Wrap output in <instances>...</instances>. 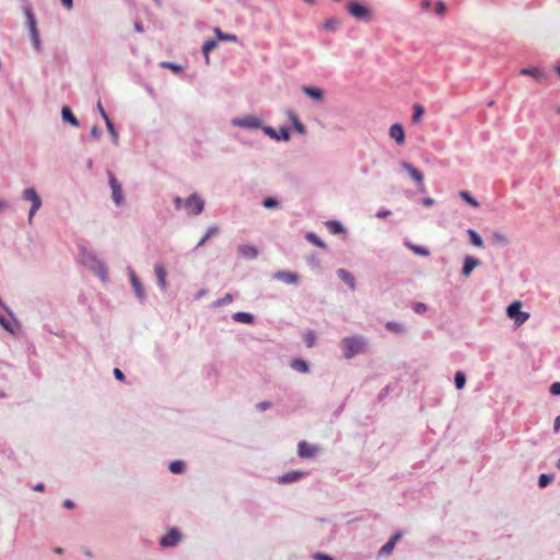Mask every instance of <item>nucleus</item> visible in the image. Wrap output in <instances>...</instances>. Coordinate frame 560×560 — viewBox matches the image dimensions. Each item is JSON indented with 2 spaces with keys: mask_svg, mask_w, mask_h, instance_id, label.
Listing matches in <instances>:
<instances>
[{
  "mask_svg": "<svg viewBox=\"0 0 560 560\" xmlns=\"http://www.w3.org/2000/svg\"><path fill=\"white\" fill-rule=\"evenodd\" d=\"M340 345L347 359L363 353L366 349V340L361 336L346 337L341 340Z\"/></svg>",
  "mask_w": 560,
  "mask_h": 560,
  "instance_id": "nucleus-1",
  "label": "nucleus"
},
{
  "mask_svg": "<svg viewBox=\"0 0 560 560\" xmlns=\"http://www.w3.org/2000/svg\"><path fill=\"white\" fill-rule=\"evenodd\" d=\"M347 10L353 18L360 21L369 22L373 18L372 10L358 2H350L347 5Z\"/></svg>",
  "mask_w": 560,
  "mask_h": 560,
  "instance_id": "nucleus-2",
  "label": "nucleus"
},
{
  "mask_svg": "<svg viewBox=\"0 0 560 560\" xmlns=\"http://www.w3.org/2000/svg\"><path fill=\"white\" fill-rule=\"evenodd\" d=\"M203 208H205L203 199L196 194L190 195L185 200V203H184V209L188 215H198L203 211Z\"/></svg>",
  "mask_w": 560,
  "mask_h": 560,
  "instance_id": "nucleus-3",
  "label": "nucleus"
},
{
  "mask_svg": "<svg viewBox=\"0 0 560 560\" xmlns=\"http://www.w3.org/2000/svg\"><path fill=\"white\" fill-rule=\"evenodd\" d=\"M522 303L520 301H515L508 306L506 313L510 318L515 320L516 326H521L528 318L529 314L526 312H521Z\"/></svg>",
  "mask_w": 560,
  "mask_h": 560,
  "instance_id": "nucleus-4",
  "label": "nucleus"
},
{
  "mask_svg": "<svg viewBox=\"0 0 560 560\" xmlns=\"http://www.w3.org/2000/svg\"><path fill=\"white\" fill-rule=\"evenodd\" d=\"M25 14H26L28 30H30V33H31L32 44H33V46H34V48L36 50H39V48H40V39H39V32H38V30L36 27L35 16H34V14H33L31 9H26L25 10Z\"/></svg>",
  "mask_w": 560,
  "mask_h": 560,
  "instance_id": "nucleus-5",
  "label": "nucleus"
},
{
  "mask_svg": "<svg viewBox=\"0 0 560 560\" xmlns=\"http://www.w3.org/2000/svg\"><path fill=\"white\" fill-rule=\"evenodd\" d=\"M23 198L27 201H31L32 202V208L30 210V214H28V221L31 222L35 212L40 208L42 206V199L40 197L38 196V194L36 192V190L34 188H26L24 191H23Z\"/></svg>",
  "mask_w": 560,
  "mask_h": 560,
  "instance_id": "nucleus-6",
  "label": "nucleus"
},
{
  "mask_svg": "<svg viewBox=\"0 0 560 560\" xmlns=\"http://www.w3.org/2000/svg\"><path fill=\"white\" fill-rule=\"evenodd\" d=\"M108 179H109V186L112 188L113 200L117 206H120L124 201L121 186L112 172H108Z\"/></svg>",
  "mask_w": 560,
  "mask_h": 560,
  "instance_id": "nucleus-7",
  "label": "nucleus"
},
{
  "mask_svg": "<svg viewBox=\"0 0 560 560\" xmlns=\"http://www.w3.org/2000/svg\"><path fill=\"white\" fill-rule=\"evenodd\" d=\"M400 165L404 170L407 171L409 176L420 186V189L423 190V187H424L423 174L408 162H401Z\"/></svg>",
  "mask_w": 560,
  "mask_h": 560,
  "instance_id": "nucleus-8",
  "label": "nucleus"
},
{
  "mask_svg": "<svg viewBox=\"0 0 560 560\" xmlns=\"http://www.w3.org/2000/svg\"><path fill=\"white\" fill-rule=\"evenodd\" d=\"M180 538V533L176 528H171L167 534L160 539V545L162 547H172L175 546Z\"/></svg>",
  "mask_w": 560,
  "mask_h": 560,
  "instance_id": "nucleus-9",
  "label": "nucleus"
},
{
  "mask_svg": "<svg viewBox=\"0 0 560 560\" xmlns=\"http://www.w3.org/2000/svg\"><path fill=\"white\" fill-rule=\"evenodd\" d=\"M318 447L316 445H312L306 441H301L298 445V454L303 458H312L317 453Z\"/></svg>",
  "mask_w": 560,
  "mask_h": 560,
  "instance_id": "nucleus-10",
  "label": "nucleus"
},
{
  "mask_svg": "<svg viewBox=\"0 0 560 560\" xmlns=\"http://www.w3.org/2000/svg\"><path fill=\"white\" fill-rule=\"evenodd\" d=\"M261 121L259 118L255 116H245L243 118H236L233 120L234 126L244 127V128H258Z\"/></svg>",
  "mask_w": 560,
  "mask_h": 560,
  "instance_id": "nucleus-11",
  "label": "nucleus"
},
{
  "mask_svg": "<svg viewBox=\"0 0 560 560\" xmlns=\"http://www.w3.org/2000/svg\"><path fill=\"white\" fill-rule=\"evenodd\" d=\"M389 137L401 145L405 142V131L400 124H394L389 129Z\"/></svg>",
  "mask_w": 560,
  "mask_h": 560,
  "instance_id": "nucleus-12",
  "label": "nucleus"
},
{
  "mask_svg": "<svg viewBox=\"0 0 560 560\" xmlns=\"http://www.w3.org/2000/svg\"><path fill=\"white\" fill-rule=\"evenodd\" d=\"M480 265V261L471 256H467L464 260V266L462 269V273L464 277H469L472 270Z\"/></svg>",
  "mask_w": 560,
  "mask_h": 560,
  "instance_id": "nucleus-13",
  "label": "nucleus"
},
{
  "mask_svg": "<svg viewBox=\"0 0 560 560\" xmlns=\"http://www.w3.org/2000/svg\"><path fill=\"white\" fill-rule=\"evenodd\" d=\"M275 278L289 284H294L299 280L298 275L284 270L277 271Z\"/></svg>",
  "mask_w": 560,
  "mask_h": 560,
  "instance_id": "nucleus-14",
  "label": "nucleus"
},
{
  "mask_svg": "<svg viewBox=\"0 0 560 560\" xmlns=\"http://www.w3.org/2000/svg\"><path fill=\"white\" fill-rule=\"evenodd\" d=\"M129 275H130V281H131L132 288H133L137 296L142 300L144 298V290L142 288L140 280L137 278L133 270H130Z\"/></svg>",
  "mask_w": 560,
  "mask_h": 560,
  "instance_id": "nucleus-15",
  "label": "nucleus"
},
{
  "mask_svg": "<svg viewBox=\"0 0 560 560\" xmlns=\"http://www.w3.org/2000/svg\"><path fill=\"white\" fill-rule=\"evenodd\" d=\"M154 272L158 279V284L162 290L166 288V270L161 265H155Z\"/></svg>",
  "mask_w": 560,
  "mask_h": 560,
  "instance_id": "nucleus-16",
  "label": "nucleus"
},
{
  "mask_svg": "<svg viewBox=\"0 0 560 560\" xmlns=\"http://www.w3.org/2000/svg\"><path fill=\"white\" fill-rule=\"evenodd\" d=\"M401 537V534L400 533H397L395 534L390 539L389 541H387L380 550V553L381 555H388L390 553L394 548H395V545L396 542L400 539Z\"/></svg>",
  "mask_w": 560,
  "mask_h": 560,
  "instance_id": "nucleus-17",
  "label": "nucleus"
},
{
  "mask_svg": "<svg viewBox=\"0 0 560 560\" xmlns=\"http://www.w3.org/2000/svg\"><path fill=\"white\" fill-rule=\"evenodd\" d=\"M238 253L248 259H253L258 255L257 248L252 245H241L238 247Z\"/></svg>",
  "mask_w": 560,
  "mask_h": 560,
  "instance_id": "nucleus-18",
  "label": "nucleus"
},
{
  "mask_svg": "<svg viewBox=\"0 0 560 560\" xmlns=\"http://www.w3.org/2000/svg\"><path fill=\"white\" fill-rule=\"evenodd\" d=\"M338 273V277L345 282L347 283L351 290H354L355 289V281H354V278L353 276L347 271L346 269H339L337 271Z\"/></svg>",
  "mask_w": 560,
  "mask_h": 560,
  "instance_id": "nucleus-19",
  "label": "nucleus"
},
{
  "mask_svg": "<svg viewBox=\"0 0 560 560\" xmlns=\"http://www.w3.org/2000/svg\"><path fill=\"white\" fill-rule=\"evenodd\" d=\"M218 46V42L215 39H208L205 42L202 46V52L205 55L206 63L209 65L210 62V52L215 49Z\"/></svg>",
  "mask_w": 560,
  "mask_h": 560,
  "instance_id": "nucleus-20",
  "label": "nucleus"
},
{
  "mask_svg": "<svg viewBox=\"0 0 560 560\" xmlns=\"http://www.w3.org/2000/svg\"><path fill=\"white\" fill-rule=\"evenodd\" d=\"M303 475L304 474L301 471H290V472L279 477L278 482L279 483H290V482L296 481Z\"/></svg>",
  "mask_w": 560,
  "mask_h": 560,
  "instance_id": "nucleus-21",
  "label": "nucleus"
},
{
  "mask_svg": "<svg viewBox=\"0 0 560 560\" xmlns=\"http://www.w3.org/2000/svg\"><path fill=\"white\" fill-rule=\"evenodd\" d=\"M62 119L70 122L72 126H79V121L68 106H63L61 110Z\"/></svg>",
  "mask_w": 560,
  "mask_h": 560,
  "instance_id": "nucleus-22",
  "label": "nucleus"
},
{
  "mask_svg": "<svg viewBox=\"0 0 560 560\" xmlns=\"http://www.w3.org/2000/svg\"><path fill=\"white\" fill-rule=\"evenodd\" d=\"M290 366L300 373L308 372V364L304 360L293 359L290 363Z\"/></svg>",
  "mask_w": 560,
  "mask_h": 560,
  "instance_id": "nucleus-23",
  "label": "nucleus"
},
{
  "mask_svg": "<svg viewBox=\"0 0 560 560\" xmlns=\"http://www.w3.org/2000/svg\"><path fill=\"white\" fill-rule=\"evenodd\" d=\"M303 92L310 96L311 98L313 100H316V101H322L323 100V91L320 89H317V88H311V86H305L303 89Z\"/></svg>",
  "mask_w": 560,
  "mask_h": 560,
  "instance_id": "nucleus-24",
  "label": "nucleus"
},
{
  "mask_svg": "<svg viewBox=\"0 0 560 560\" xmlns=\"http://www.w3.org/2000/svg\"><path fill=\"white\" fill-rule=\"evenodd\" d=\"M217 38L219 40H224V42H233V43H236L237 42V36L234 35V34H228V33H223L219 27H215L213 30Z\"/></svg>",
  "mask_w": 560,
  "mask_h": 560,
  "instance_id": "nucleus-25",
  "label": "nucleus"
},
{
  "mask_svg": "<svg viewBox=\"0 0 560 560\" xmlns=\"http://www.w3.org/2000/svg\"><path fill=\"white\" fill-rule=\"evenodd\" d=\"M289 118H290L294 129L299 133H301V135L305 133V131H306L305 126L299 120L298 116L293 112L289 113Z\"/></svg>",
  "mask_w": 560,
  "mask_h": 560,
  "instance_id": "nucleus-26",
  "label": "nucleus"
},
{
  "mask_svg": "<svg viewBox=\"0 0 560 560\" xmlns=\"http://www.w3.org/2000/svg\"><path fill=\"white\" fill-rule=\"evenodd\" d=\"M234 319L244 324H252L254 322V317L249 313L238 312L234 314Z\"/></svg>",
  "mask_w": 560,
  "mask_h": 560,
  "instance_id": "nucleus-27",
  "label": "nucleus"
},
{
  "mask_svg": "<svg viewBox=\"0 0 560 560\" xmlns=\"http://www.w3.org/2000/svg\"><path fill=\"white\" fill-rule=\"evenodd\" d=\"M467 234L472 245H475L476 247H482L483 241L475 230L469 229L467 231Z\"/></svg>",
  "mask_w": 560,
  "mask_h": 560,
  "instance_id": "nucleus-28",
  "label": "nucleus"
},
{
  "mask_svg": "<svg viewBox=\"0 0 560 560\" xmlns=\"http://www.w3.org/2000/svg\"><path fill=\"white\" fill-rule=\"evenodd\" d=\"M218 233H219V228L218 226H210L207 230V232L203 235V237L197 244V247H201L210 237H212L213 235H215Z\"/></svg>",
  "mask_w": 560,
  "mask_h": 560,
  "instance_id": "nucleus-29",
  "label": "nucleus"
},
{
  "mask_svg": "<svg viewBox=\"0 0 560 560\" xmlns=\"http://www.w3.org/2000/svg\"><path fill=\"white\" fill-rule=\"evenodd\" d=\"M412 109H413L412 121L419 122L424 114V108L422 107V105L416 103V104H413Z\"/></svg>",
  "mask_w": 560,
  "mask_h": 560,
  "instance_id": "nucleus-30",
  "label": "nucleus"
},
{
  "mask_svg": "<svg viewBox=\"0 0 560 560\" xmlns=\"http://www.w3.org/2000/svg\"><path fill=\"white\" fill-rule=\"evenodd\" d=\"M326 225H327L329 232L332 234H339V233L343 232V228H342L341 223L338 221H328L326 223Z\"/></svg>",
  "mask_w": 560,
  "mask_h": 560,
  "instance_id": "nucleus-31",
  "label": "nucleus"
},
{
  "mask_svg": "<svg viewBox=\"0 0 560 560\" xmlns=\"http://www.w3.org/2000/svg\"><path fill=\"white\" fill-rule=\"evenodd\" d=\"M407 247L409 249H411L415 254L420 255V256H429V254H430L429 249L425 247H422V246L412 245L410 243H407Z\"/></svg>",
  "mask_w": 560,
  "mask_h": 560,
  "instance_id": "nucleus-32",
  "label": "nucleus"
},
{
  "mask_svg": "<svg viewBox=\"0 0 560 560\" xmlns=\"http://www.w3.org/2000/svg\"><path fill=\"white\" fill-rule=\"evenodd\" d=\"M185 469V464L182 460H175L170 464V470L173 474H182Z\"/></svg>",
  "mask_w": 560,
  "mask_h": 560,
  "instance_id": "nucleus-33",
  "label": "nucleus"
},
{
  "mask_svg": "<svg viewBox=\"0 0 560 560\" xmlns=\"http://www.w3.org/2000/svg\"><path fill=\"white\" fill-rule=\"evenodd\" d=\"M521 74L530 75L536 79H539L541 77V72L537 68H523L521 70Z\"/></svg>",
  "mask_w": 560,
  "mask_h": 560,
  "instance_id": "nucleus-34",
  "label": "nucleus"
},
{
  "mask_svg": "<svg viewBox=\"0 0 560 560\" xmlns=\"http://www.w3.org/2000/svg\"><path fill=\"white\" fill-rule=\"evenodd\" d=\"M459 196L462 199H464L466 202H468L472 207L479 206L478 201L472 196H470V194L468 191L463 190L459 192Z\"/></svg>",
  "mask_w": 560,
  "mask_h": 560,
  "instance_id": "nucleus-35",
  "label": "nucleus"
},
{
  "mask_svg": "<svg viewBox=\"0 0 560 560\" xmlns=\"http://www.w3.org/2000/svg\"><path fill=\"white\" fill-rule=\"evenodd\" d=\"M466 383V376L463 372H456L455 374V386L458 389H462L465 386Z\"/></svg>",
  "mask_w": 560,
  "mask_h": 560,
  "instance_id": "nucleus-36",
  "label": "nucleus"
},
{
  "mask_svg": "<svg viewBox=\"0 0 560 560\" xmlns=\"http://www.w3.org/2000/svg\"><path fill=\"white\" fill-rule=\"evenodd\" d=\"M306 238H307V241H310L317 247H320V248L325 247V243L320 238H318L314 233H307Z\"/></svg>",
  "mask_w": 560,
  "mask_h": 560,
  "instance_id": "nucleus-37",
  "label": "nucleus"
},
{
  "mask_svg": "<svg viewBox=\"0 0 560 560\" xmlns=\"http://www.w3.org/2000/svg\"><path fill=\"white\" fill-rule=\"evenodd\" d=\"M303 339H304L305 345L308 348H312L315 345L316 337H315V334L313 331H307L304 335Z\"/></svg>",
  "mask_w": 560,
  "mask_h": 560,
  "instance_id": "nucleus-38",
  "label": "nucleus"
},
{
  "mask_svg": "<svg viewBox=\"0 0 560 560\" xmlns=\"http://www.w3.org/2000/svg\"><path fill=\"white\" fill-rule=\"evenodd\" d=\"M386 328L393 332H402L405 329L401 324L395 323V322H388L386 324Z\"/></svg>",
  "mask_w": 560,
  "mask_h": 560,
  "instance_id": "nucleus-39",
  "label": "nucleus"
},
{
  "mask_svg": "<svg viewBox=\"0 0 560 560\" xmlns=\"http://www.w3.org/2000/svg\"><path fill=\"white\" fill-rule=\"evenodd\" d=\"M552 481V476L542 474L539 476L538 485L540 488L547 487Z\"/></svg>",
  "mask_w": 560,
  "mask_h": 560,
  "instance_id": "nucleus-40",
  "label": "nucleus"
},
{
  "mask_svg": "<svg viewBox=\"0 0 560 560\" xmlns=\"http://www.w3.org/2000/svg\"><path fill=\"white\" fill-rule=\"evenodd\" d=\"M105 122H106V127H107L108 132L114 138V141L117 142L118 133H117V131H116V129L114 127V124L112 122V120L109 118L105 119Z\"/></svg>",
  "mask_w": 560,
  "mask_h": 560,
  "instance_id": "nucleus-41",
  "label": "nucleus"
},
{
  "mask_svg": "<svg viewBox=\"0 0 560 560\" xmlns=\"http://www.w3.org/2000/svg\"><path fill=\"white\" fill-rule=\"evenodd\" d=\"M435 12L439 14V15H444L445 12H446V5L445 3L440 0L435 3Z\"/></svg>",
  "mask_w": 560,
  "mask_h": 560,
  "instance_id": "nucleus-42",
  "label": "nucleus"
},
{
  "mask_svg": "<svg viewBox=\"0 0 560 560\" xmlns=\"http://www.w3.org/2000/svg\"><path fill=\"white\" fill-rule=\"evenodd\" d=\"M277 140H289L290 139V132L287 128H280L279 135L276 136Z\"/></svg>",
  "mask_w": 560,
  "mask_h": 560,
  "instance_id": "nucleus-43",
  "label": "nucleus"
},
{
  "mask_svg": "<svg viewBox=\"0 0 560 560\" xmlns=\"http://www.w3.org/2000/svg\"><path fill=\"white\" fill-rule=\"evenodd\" d=\"M266 208H275L278 206V201L273 198H266L262 202Z\"/></svg>",
  "mask_w": 560,
  "mask_h": 560,
  "instance_id": "nucleus-44",
  "label": "nucleus"
},
{
  "mask_svg": "<svg viewBox=\"0 0 560 560\" xmlns=\"http://www.w3.org/2000/svg\"><path fill=\"white\" fill-rule=\"evenodd\" d=\"M492 238L498 243V244H505L508 242L506 237L503 235V234H500V233H494L492 235Z\"/></svg>",
  "mask_w": 560,
  "mask_h": 560,
  "instance_id": "nucleus-45",
  "label": "nucleus"
},
{
  "mask_svg": "<svg viewBox=\"0 0 560 560\" xmlns=\"http://www.w3.org/2000/svg\"><path fill=\"white\" fill-rule=\"evenodd\" d=\"M162 66L164 68H168L171 69L172 71L174 72H179L182 70V67L178 66V65H175V63H171V62H163Z\"/></svg>",
  "mask_w": 560,
  "mask_h": 560,
  "instance_id": "nucleus-46",
  "label": "nucleus"
},
{
  "mask_svg": "<svg viewBox=\"0 0 560 560\" xmlns=\"http://www.w3.org/2000/svg\"><path fill=\"white\" fill-rule=\"evenodd\" d=\"M413 310L415 312L419 313V314H422L427 311V305L423 304V303H417L415 306H413Z\"/></svg>",
  "mask_w": 560,
  "mask_h": 560,
  "instance_id": "nucleus-47",
  "label": "nucleus"
},
{
  "mask_svg": "<svg viewBox=\"0 0 560 560\" xmlns=\"http://www.w3.org/2000/svg\"><path fill=\"white\" fill-rule=\"evenodd\" d=\"M550 393L552 395H560V383L557 382V383H553L551 386H550Z\"/></svg>",
  "mask_w": 560,
  "mask_h": 560,
  "instance_id": "nucleus-48",
  "label": "nucleus"
},
{
  "mask_svg": "<svg viewBox=\"0 0 560 560\" xmlns=\"http://www.w3.org/2000/svg\"><path fill=\"white\" fill-rule=\"evenodd\" d=\"M174 203H175V208L177 210H179V209L184 208L185 200H183L180 197H175Z\"/></svg>",
  "mask_w": 560,
  "mask_h": 560,
  "instance_id": "nucleus-49",
  "label": "nucleus"
},
{
  "mask_svg": "<svg viewBox=\"0 0 560 560\" xmlns=\"http://www.w3.org/2000/svg\"><path fill=\"white\" fill-rule=\"evenodd\" d=\"M431 5H432V1H431V0H422V1L420 2V7H421V9H422L423 11L429 10V9L431 8Z\"/></svg>",
  "mask_w": 560,
  "mask_h": 560,
  "instance_id": "nucleus-50",
  "label": "nucleus"
},
{
  "mask_svg": "<svg viewBox=\"0 0 560 560\" xmlns=\"http://www.w3.org/2000/svg\"><path fill=\"white\" fill-rule=\"evenodd\" d=\"M314 558H315L316 560H334V559H332L331 557H329L328 555L320 553V552L316 553V555L314 556Z\"/></svg>",
  "mask_w": 560,
  "mask_h": 560,
  "instance_id": "nucleus-51",
  "label": "nucleus"
},
{
  "mask_svg": "<svg viewBox=\"0 0 560 560\" xmlns=\"http://www.w3.org/2000/svg\"><path fill=\"white\" fill-rule=\"evenodd\" d=\"M114 375H115V377L118 381H124L125 380L124 373L119 369H117V368L114 370Z\"/></svg>",
  "mask_w": 560,
  "mask_h": 560,
  "instance_id": "nucleus-52",
  "label": "nucleus"
},
{
  "mask_svg": "<svg viewBox=\"0 0 560 560\" xmlns=\"http://www.w3.org/2000/svg\"><path fill=\"white\" fill-rule=\"evenodd\" d=\"M97 108H98L100 114L104 118V120L109 118L108 115L106 114L105 109L103 108L101 102L97 103Z\"/></svg>",
  "mask_w": 560,
  "mask_h": 560,
  "instance_id": "nucleus-53",
  "label": "nucleus"
},
{
  "mask_svg": "<svg viewBox=\"0 0 560 560\" xmlns=\"http://www.w3.org/2000/svg\"><path fill=\"white\" fill-rule=\"evenodd\" d=\"M270 407V402L269 401H264V402H260L257 405V408L261 411L268 409Z\"/></svg>",
  "mask_w": 560,
  "mask_h": 560,
  "instance_id": "nucleus-54",
  "label": "nucleus"
},
{
  "mask_svg": "<svg viewBox=\"0 0 560 560\" xmlns=\"http://www.w3.org/2000/svg\"><path fill=\"white\" fill-rule=\"evenodd\" d=\"M264 130H265V132H266L267 135H269L271 138H275V139H276L277 133H276V131H275L271 127H266Z\"/></svg>",
  "mask_w": 560,
  "mask_h": 560,
  "instance_id": "nucleus-55",
  "label": "nucleus"
},
{
  "mask_svg": "<svg viewBox=\"0 0 560 560\" xmlns=\"http://www.w3.org/2000/svg\"><path fill=\"white\" fill-rule=\"evenodd\" d=\"M560 429V415L555 420L553 431L557 433Z\"/></svg>",
  "mask_w": 560,
  "mask_h": 560,
  "instance_id": "nucleus-56",
  "label": "nucleus"
},
{
  "mask_svg": "<svg viewBox=\"0 0 560 560\" xmlns=\"http://www.w3.org/2000/svg\"><path fill=\"white\" fill-rule=\"evenodd\" d=\"M63 7H66L67 9H71L72 5H73V1L72 0H61Z\"/></svg>",
  "mask_w": 560,
  "mask_h": 560,
  "instance_id": "nucleus-57",
  "label": "nucleus"
},
{
  "mask_svg": "<svg viewBox=\"0 0 560 560\" xmlns=\"http://www.w3.org/2000/svg\"><path fill=\"white\" fill-rule=\"evenodd\" d=\"M422 203L427 207L432 206L434 203V200L432 198H424Z\"/></svg>",
  "mask_w": 560,
  "mask_h": 560,
  "instance_id": "nucleus-58",
  "label": "nucleus"
},
{
  "mask_svg": "<svg viewBox=\"0 0 560 560\" xmlns=\"http://www.w3.org/2000/svg\"><path fill=\"white\" fill-rule=\"evenodd\" d=\"M44 488H45V487H44V485H43V483H37V485L34 487V490H35V491H39V492H42V491H44Z\"/></svg>",
  "mask_w": 560,
  "mask_h": 560,
  "instance_id": "nucleus-59",
  "label": "nucleus"
},
{
  "mask_svg": "<svg viewBox=\"0 0 560 560\" xmlns=\"http://www.w3.org/2000/svg\"><path fill=\"white\" fill-rule=\"evenodd\" d=\"M63 505L67 508V509H72L73 508V502L70 501V500H66Z\"/></svg>",
  "mask_w": 560,
  "mask_h": 560,
  "instance_id": "nucleus-60",
  "label": "nucleus"
},
{
  "mask_svg": "<svg viewBox=\"0 0 560 560\" xmlns=\"http://www.w3.org/2000/svg\"><path fill=\"white\" fill-rule=\"evenodd\" d=\"M91 132L93 137H98L100 135L97 127H93Z\"/></svg>",
  "mask_w": 560,
  "mask_h": 560,
  "instance_id": "nucleus-61",
  "label": "nucleus"
},
{
  "mask_svg": "<svg viewBox=\"0 0 560 560\" xmlns=\"http://www.w3.org/2000/svg\"><path fill=\"white\" fill-rule=\"evenodd\" d=\"M232 301V295L231 294H226L224 296V299L222 300V303H226V302H231Z\"/></svg>",
  "mask_w": 560,
  "mask_h": 560,
  "instance_id": "nucleus-62",
  "label": "nucleus"
},
{
  "mask_svg": "<svg viewBox=\"0 0 560 560\" xmlns=\"http://www.w3.org/2000/svg\"><path fill=\"white\" fill-rule=\"evenodd\" d=\"M135 30L139 33L143 31L142 25L140 23H136Z\"/></svg>",
  "mask_w": 560,
  "mask_h": 560,
  "instance_id": "nucleus-63",
  "label": "nucleus"
},
{
  "mask_svg": "<svg viewBox=\"0 0 560 560\" xmlns=\"http://www.w3.org/2000/svg\"><path fill=\"white\" fill-rule=\"evenodd\" d=\"M389 213H390L389 211H382V212H378L377 215L380 218H384V217L388 215Z\"/></svg>",
  "mask_w": 560,
  "mask_h": 560,
  "instance_id": "nucleus-64",
  "label": "nucleus"
}]
</instances>
